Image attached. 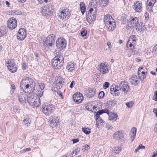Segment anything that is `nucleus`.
<instances>
[{
  "label": "nucleus",
  "mask_w": 157,
  "mask_h": 157,
  "mask_svg": "<svg viewBox=\"0 0 157 157\" xmlns=\"http://www.w3.org/2000/svg\"><path fill=\"white\" fill-rule=\"evenodd\" d=\"M134 8L136 11L140 12L142 11V3L136 2L134 3Z\"/></svg>",
  "instance_id": "nucleus-24"
},
{
  "label": "nucleus",
  "mask_w": 157,
  "mask_h": 157,
  "mask_svg": "<svg viewBox=\"0 0 157 157\" xmlns=\"http://www.w3.org/2000/svg\"><path fill=\"white\" fill-rule=\"evenodd\" d=\"M8 27L10 29H14L17 26V21L16 18H11L7 21Z\"/></svg>",
  "instance_id": "nucleus-14"
},
{
  "label": "nucleus",
  "mask_w": 157,
  "mask_h": 157,
  "mask_svg": "<svg viewBox=\"0 0 157 157\" xmlns=\"http://www.w3.org/2000/svg\"><path fill=\"white\" fill-rule=\"evenodd\" d=\"M108 113H106L109 116V120L112 121H115L117 119L118 116L117 113H109L108 109Z\"/></svg>",
  "instance_id": "nucleus-22"
},
{
  "label": "nucleus",
  "mask_w": 157,
  "mask_h": 157,
  "mask_svg": "<svg viewBox=\"0 0 157 157\" xmlns=\"http://www.w3.org/2000/svg\"><path fill=\"white\" fill-rule=\"evenodd\" d=\"M72 141H73V144H75V143H76L78 142L79 141V140L78 139H74Z\"/></svg>",
  "instance_id": "nucleus-60"
},
{
  "label": "nucleus",
  "mask_w": 157,
  "mask_h": 157,
  "mask_svg": "<svg viewBox=\"0 0 157 157\" xmlns=\"http://www.w3.org/2000/svg\"><path fill=\"white\" fill-rule=\"evenodd\" d=\"M99 71L102 74H105L109 71L108 66L105 65L104 63H100L99 65Z\"/></svg>",
  "instance_id": "nucleus-21"
},
{
  "label": "nucleus",
  "mask_w": 157,
  "mask_h": 157,
  "mask_svg": "<svg viewBox=\"0 0 157 157\" xmlns=\"http://www.w3.org/2000/svg\"><path fill=\"white\" fill-rule=\"evenodd\" d=\"M57 91V94H59V95L62 98V99H63V96L62 93L60 91H58V90Z\"/></svg>",
  "instance_id": "nucleus-53"
},
{
  "label": "nucleus",
  "mask_w": 157,
  "mask_h": 157,
  "mask_svg": "<svg viewBox=\"0 0 157 157\" xmlns=\"http://www.w3.org/2000/svg\"><path fill=\"white\" fill-rule=\"evenodd\" d=\"M55 35L52 34L49 35L46 38L45 40L42 42V44L41 46L43 49L46 51H48L49 49V47H52L55 44Z\"/></svg>",
  "instance_id": "nucleus-3"
},
{
  "label": "nucleus",
  "mask_w": 157,
  "mask_h": 157,
  "mask_svg": "<svg viewBox=\"0 0 157 157\" xmlns=\"http://www.w3.org/2000/svg\"><path fill=\"white\" fill-rule=\"evenodd\" d=\"M49 121L51 122V126L52 128L56 127L59 122V120L56 116H51L49 118Z\"/></svg>",
  "instance_id": "nucleus-18"
},
{
  "label": "nucleus",
  "mask_w": 157,
  "mask_h": 157,
  "mask_svg": "<svg viewBox=\"0 0 157 157\" xmlns=\"http://www.w3.org/2000/svg\"><path fill=\"white\" fill-rule=\"evenodd\" d=\"M38 84L40 89L43 90L45 87V85L44 83L41 81L38 80Z\"/></svg>",
  "instance_id": "nucleus-30"
},
{
  "label": "nucleus",
  "mask_w": 157,
  "mask_h": 157,
  "mask_svg": "<svg viewBox=\"0 0 157 157\" xmlns=\"http://www.w3.org/2000/svg\"><path fill=\"white\" fill-rule=\"evenodd\" d=\"M136 128L134 127L132 128L131 131V134L132 133V135H136Z\"/></svg>",
  "instance_id": "nucleus-41"
},
{
  "label": "nucleus",
  "mask_w": 157,
  "mask_h": 157,
  "mask_svg": "<svg viewBox=\"0 0 157 157\" xmlns=\"http://www.w3.org/2000/svg\"><path fill=\"white\" fill-rule=\"evenodd\" d=\"M31 121V119L29 117H27L23 120V122L25 126L27 127L30 125Z\"/></svg>",
  "instance_id": "nucleus-27"
},
{
  "label": "nucleus",
  "mask_w": 157,
  "mask_h": 157,
  "mask_svg": "<svg viewBox=\"0 0 157 157\" xmlns=\"http://www.w3.org/2000/svg\"><path fill=\"white\" fill-rule=\"evenodd\" d=\"M132 49V54L133 55H137L138 53L139 50L137 49H132Z\"/></svg>",
  "instance_id": "nucleus-37"
},
{
  "label": "nucleus",
  "mask_w": 157,
  "mask_h": 157,
  "mask_svg": "<svg viewBox=\"0 0 157 157\" xmlns=\"http://www.w3.org/2000/svg\"><path fill=\"white\" fill-rule=\"evenodd\" d=\"M154 131L155 132H157V124H156L155 125L154 128Z\"/></svg>",
  "instance_id": "nucleus-64"
},
{
  "label": "nucleus",
  "mask_w": 157,
  "mask_h": 157,
  "mask_svg": "<svg viewBox=\"0 0 157 157\" xmlns=\"http://www.w3.org/2000/svg\"><path fill=\"white\" fill-rule=\"evenodd\" d=\"M66 69L69 74L71 75H74L77 69L75 63L71 62L68 63L66 66Z\"/></svg>",
  "instance_id": "nucleus-7"
},
{
  "label": "nucleus",
  "mask_w": 157,
  "mask_h": 157,
  "mask_svg": "<svg viewBox=\"0 0 157 157\" xmlns=\"http://www.w3.org/2000/svg\"><path fill=\"white\" fill-rule=\"evenodd\" d=\"M104 21L106 27L109 31H112L115 28L116 23L114 19L110 15L107 14L105 16Z\"/></svg>",
  "instance_id": "nucleus-4"
},
{
  "label": "nucleus",
  "mask_w": 157,
  "mask_h": 157,
  "mask_svg": "<svg viewBox=\"0 0 157 157\" xmlns=\"http://www.w3.org/2000/svg\"><path fill=\"white\" fill-rule=\"evenodd\" d=\"M83 96L80 93L74 94L73 96V99L74 102L77 104L80 103L83 100Z\"/></svg>",
  "instance_id": "nucleus-17"
},
{
  "label": "nucleus",
  "mask_w": 157,
  "mask_h": 157,
  "mask_svg": "<svg viewBox=\"0 0 157 157\" xmlns=\"http://www.w3.org/2000/svg\"><path fill=\"white\" fill-rule=\"evenodd\" d=\"M109 85V84L108 82H105L103 85V87L105 89L108 88Z\"/></svg>",
  "instance_id": "nucleus-47"
},
{
  "label": "nucleus",
  "mask_w": 157,
  "mask_h": 157,
  "mask_svg": "<svg viewBox=\"0 0 157 157\" xmlns=\"http://www.w3.org/2000/svg\"><path fill=\"white\" fill-rule=\"evenodd\" d=\"M56 44L57 48L63 49L66 46V42L64 38H60L57 40Z\"/></svg>",
  "instance_id": "nucleus-12"
},
{
  "label": "nucleus",
  "mask_w": 157,
  "mask_h": 157,
  "mask_svg": "<svg viewBox=\"0 0 157 157\" xmlns=\"http://www.w3.org/2000/svg\"><path fill=\"white\" fill-rule=\"evenodd\" d=\"M7 33L6 29L2 27L0 28V37H2L6 35Z\"/></svg>",
  "instance_id": "nucleus-28"
},
{
  "label": "nucleus",
  "mask_w": 157,
  "mask_h": 157,
  "mask_svg": "<svg viewBox=\"0 0 157 157\" xmlns=\"http://www.w3.org/2000/svg\"><path fill=\"white\" fill-rule=\"evenodd\" d=\"M64 83V79L61 76H57L52 88V91L57 92L61 89Z\"/></svg>",
  "instance_id": "nucleus-5"
},
{
  "label": "nucleus",
  "mask_w": 157,
  "mask_h": 157,
  "mask_svg": "<svg viewBox=\"0 0 157 157\" xmlns=\"http://www.w3.org/2000/svg\"><path fill=\"white\" fill-rule=\"evenodd\" d=\"M38 1L40 3H41L44 2H45L46 3L48 2V1L50 2L51 0H38Z\"/></svg>",
  "instance_id": "nucleus-49"
},
{
  "label": "nucleus",
  "mask_w": 157,
  "mask_h": 157,
  "mask_svg": "<svg viewBox=\"0 0 157 157\" xmlns=\"http://www.w3.org/2000/svg\"><path fill=\"white\" fill-rule=\"evenodd\" d=\"M105 95V93L103 91L100 92L98 94V98H102Z\"/></svg>",
  "instance_id": "nucleus-42"
},
{
  "label": "nucleus",
  "mask_w": 157,
  "mask_h": 157,
  "mask_svg": "<svg viewBox=\"0 0 157 157\" xmlns=\"http://www.w3.org/2000/svg\"><path fill=\"white\" fill-rule=\"evenodd\" d=\"M115 88L119 92H123L125 94L130 90V87L128 83L125 81H122L119 83V86H116Z\"/></svg>",
  "instance_id": "nucleus-6"
},
{
  "label": "nucleus",
  "mask_w": 157,
  "mask_h": 157,
  "mask_svg": "<svg viewBox=\"0 0 157 157\" xmlns=\"http://www.w3.org/2000/svg\"><path fill=\"white\" fill-rule=\"evenodd\" d=\"M129 82L132 85H136L139 82L137 78V76L135 75H133L129 79Z\"/></svg>",
  "instance_id": "nucleus-25"
},
{
  "label": "nucleus",
  "mask_w": 157,
  "mask_h": 157,
  "mask_svg": "<svg viewBox=\"0 0 157 157\" xmlns=\"http://www.w3.org/2000/svg\"><path fill=\"white\" fill-rule=\"evenodd\" d=\"M108 113V109L106 108L99 110L96 112L95 117H96V125H99L100 124L101 125V124L103 123V121L100 117L99 115L103 113Z\"/></svg>",
  "instance_id": "nucleus-8"
},
{
  "label": "nucleus",
  "mask_w": 157,
  "mask_h": 157,
  "mask_svg": "<svg viewBox=\"0 0 157 157\" xmlns=\"http://www.w3.org/2000/svg\"><path fill=\"white\" fill-rule=\"evenodd\" d=\"M147 3H148V6L151 7H152L154 5V3H153L152 2H147Z\"/></svg>",
  "instance_id": "nucleus-56"
},
{
  "label": "nucleus",
  "mask_w": 157,
  "mask_h": 157,
  "mask_svg": "<svg viewBox=\"0 0 157 157\" xmlns=\"http://www.w3.org/2000/svg\"><path fill=\"white\" fill-rule=\"evenodd\" d=\"M145 20L146 21H147L149 19V14L148 13H145L144 15Z\"/></svg>",
  "instance_id": "nucleus-52"
},
{
  "label": "nucleus",
  "mask_w": 157,
  "mask_h": 157,
  "mask_svg": "<svg viewBox=\"0 0 157 157\" xmlns=\"http://www.w3.org/2000/svg\"><path fill=\"white\" fill-rule=\"evenodd\" d=\"M96 91L95 89L93 88H88L86 91V95L88 97H93L95 95Z\"/></svg>",
  "instance_id": "nucleus-20"
},
{
  "label": "nucleus",
  "mask_w": 157,
  "mask_h": 157,
  "mask_svg": "<svg viewBox=\"0 0 157 157\" xmlns=\"http://www.w3.org/2000/svg\"><path fill=\"white\" fill-rule=\"evenodd\" d=\"M115 85L114 86H110V91H111L112 90L114 91L115 90Z\"/></svg>",
  "instance_id": "nucleus-57"
},
{
  "label": "nucleus",
  "mask_w": 157,
  "mask_h": 157,
  "mask_svg": "<svg viewBox=\"0 0 157 157\" xmlns=\"http://www.w3.org/2000/svg\"><path fill=\"white\" fill-rule=\"evenodd\" d=\"M53 7L51 5L43 6L41 13L44 16L51 15L53 13Z\"/></svg>",
  "instance_id": "nucleus-10"
},
{
  "label": "nucleus",
  "mask_w": 157,
  "mask_h": 157,
  "mask_svg": "<svg viewBox=\"0 0 157 157\" xmlns=\"http://www.w3.org/2000/svg\"><path fill=\"white\" fill-rule=\"evenodd\" d=\"M117 88H115V90L114 91L112 90L111 91H110L111 94L113 95H115V96H117L119 95L120 93V92H119L118 90L116 89Z\"/></svg>",
  "instance_id": "nucleus-31"
},
{
  "label": "nucleus",
  "mask_w": 157,
  "mask_h": 157,
  "mask_svg": "<svg viewBox=\"0 0 157 157\" xmlns=\"http://www.w3.org/2000/svg\"><path fill=\"white\" fill-rule=\"evenodd\" d=\"M138 147L140 149H144L145 148V146H143L142 144H140Z\"/></svg>",
  "instance_id": "nucleus-58"
},
{
  "label": "nucleus",
  "mask_w": 157,
  "mask_h": 157,
  "mask_svg": "<svg viewBox=\"0 0 157 157\" xmlns=\"http://www.w3.org/2000/svg\"><path fill=\"white\" fill-rule=\"evenodd\" d=\"M7 64L8 70L11 72L13 73L16 72L17 70V68L15 64H13V60L11 59L8 60V61L6 62Z\"/></svg>",
  "instance_id": "nucleus-13"
},
{
  "label": "nucleus",
  "mask_w": 157,
  "mask_h": 157,
  "mask_svg": "<svg viewBox=\"0 0 157 157\" xmlns=\"http://www.w3.org/2000/svg\"><path fill=\"white\" fill-rule=\"evenodd\" d=\"M80 9L82 14H83L86 9L85 4L82 2L80 4Z\"/></svg>",
  "instance_id": "nucleus-29"
},
{
  "label": "nucleus",
  "mask_w": 157,
  "mask_h": 157,
  "mask_svg": "<svg viewBox=\"0 0 157 157\" xmlns=\"http://www.w3.org/2000/svg\"><path fill=\"white\" fill-rule=\"evenodd\" d=\"M101 1V2H102V3L103 4H105L104 5L105 6L106 5H107L108 3V1L107 0H100ZM104 6V5H103Z\"/></svg>",
  "instance_id": "nucleus-51"
},
{
  "label": "nucleus",
  "mask_w": 157,
  "mask_h": 157,
  "mask_svg": "<svg viewBox=\"0 0 157 157\" xmlns=\"http://www.w3.org/2000/svg\"><path fill=\"white\" fill-rule=\"evenodd\" d=\"M21 88L23 91L27 93H32L35 90V83L31 78L26 77L21 81Z\"/></svg>",
  "instance_id": "nucleus-1"
},
{
  "label": "nucleus",
  "mask_w": 157,
  "mask_h": 157,
  "mask_svg": "<svg viewBox=\"0 0 157 157\" xmlns=\"http://www.w3.org/2000/svg\"><path fill=\"white\" fill-rule=\"evenodd\" d=\"M80 149L79 148H77L74 151H73L72 153L73 154H74V153H75V155L80 151Z\"/></svg>",
  "instance_id": "nucleus-43"
},
{
  "label": "nucleus",
  "mask_w": 157,
  "mask_h": 157,
  "mask_svg": "<svg viewBox=\"0 0 157 157\" xmlns=\"http://www.w3.org/2000/svg\"><path fill=\"white\" fill-rule=\"evenodd\" d=\"M141 73L143 75L140 76L139 78L142 81H143L144 78L146 77V75H145V72L144 71H142Z\"/></svg>",
  "instance_id": "nucleus-40"
},
{
  "label": "nucleus",
  "mask_w": 157,
  "mask_h": 157,
  "mask_svg": "<svg viewBox=\"0 0 157 157\" xmlns=\"http://www.w3.org/2000/svg\"><path fill=\"white\" fill-rule=\"evenodd\" d=\"M106 128H107L108 129L111 130L113 128V127L112 126H111L110 124H108L106 125Z\"/></svg>",
  "instance_id": "nucleus-54"
},
{
  "label": "nucleus",
  "mask_w": 157,
  "mask_h": 157,
  "mask_svg": "<svg viewBox=\"0 0 157 157\" xmlns=\"http://www.w3.org/2000/svg\"><path fill=\"white\" fill-rule=\"evenodd\" d=\"M66 17L69 14L68 9H64L61 11Z\"/></svg>",
  "instance_id": "nucleus-38"
},
{
  "label": "nucleus",
  "mask_w": 157,
  "mask_h": 157,
  "mask_svg": "<svg viewBox=\"0 0 157 157\" xmlns=\"http://www.w3.org/2000/svg\"><path fill=\"white\" fill-rule=\"evenodd\" d=\"M11 14L13 15H19L21 14V12L19 10L12 11Z\"/></svg>",
  "instance_id": "nucleus-35"
},
{
  "label": "nucleus",
  "mask_w": 157,
  "mask_h": 157,
  "mask_svg": "<svg viewBox=\"0 0 157 157\" xmlns=\"http://www.w3.org/2000/svg\"><path fill=\"white\" fill-rule=\"evenodd\" d=\"M135 136L136 135H135V134L134 135H131V139H132V142L134 140L135 138Z\"/></svg>",
  "instance_id": "nucleus-61"
},
{
  "label": "nucleus",
  "mask_w": 157,
  "mask_h": 157,
  "mask_svg": "<svg viewBox=\"0 0 157 157\" xmlns=\"http://www.w3.org/2000/svg\"><path fill=\"white\" fill-rule=\"evenodd\" d=\"M43 92H44V91L42 90V91L38 90L37 93L38 95L40 97H42L43 95Z\"/></svg>",
  "instance_id": "nucleus-48"
},
{
  "label": "nucleus",
  "mask_w": 157,
  "mask_h": 157,
  "mask_svg": "<svg viewBox=\"0 0 157 157\" xmlns=\"http://www.w3.org/2000/svg\"><path fill=\"white\" fill-rule=\"evenodd\" d=\"M17 96L19 102L21 103L25 102L28 99L26 95L24 92H20L17 93Z\"/></svg>",
  "instance_id": "nucleus-16"
},
{
  "label": "nucleus",
  "mask_w": 157,
  "mask_h": 157,
  "mask_svg": "<svg viewBox=\"0 0 157 157\" xmlns=\"http://www.w3.org/2000/svg\"><path fill=\"white\" fill-rule=\"evenodd\" d=\"M27 101L31 105L34 107H37L40 104V99L39 97L31 96L28 99Z\"/></svg>",
  "instance_id": "nucleus-9"
},
{
  "label": "nucleus",
  "mask_w": 157,
  "mask_h": 157,
  "mask_svg": "<svg viewBox=\"0 0 157 157\" xmlns=\"http://www.w3.org/2000/svg\"><path fill=\"white\" fill-rule=\"evenodd\" d=\"M54 53L55 57L52 60V65L55 69H59L63 65L64 58L61 53L57 50L55 51Z\"/></svg>",
  "instance_id": "nucleus-2"
},
{
  "label": "nucleus",
  "mask_w": 157,
  "mask_h": 157,
  "mask_svg": "<svg viewBox=\"0 0 157 157\" xmlns=\"http://www.w3.org/2000/svg\"><path fill=\"white\" fill-rule=\"evenodd\" d=\"M143 69V68L142 67H140L139 68L138 71V73H137L138 75H139L140 74V72H141V70Z\"/></svg>",
  "instance_id": "nucleus-59"
},
{
  "label": "nucleus",
  "mask_w": 157,
  "mask_h": 157,
  "mask_svg": "<svg viewBox=\"0 0 157 157\" xmlns=\"http://www.w3.org/2000/svg\"><path fill=\"white\" fill-rule=\"evenodd\" d=\"M132 41L128 40V41L127 42V46L128 47V46L130 48H131L132 47L133 44H132Z\"/></svg>",
  "instance_id": "nucleus-44"
},
{
  "label": "nucleus",
  "mask_w": 157,
  "mask_h": 157,
  "mask_svg": "<svg viewBox=\"0 0 157 157\" xmlns=\"http://www.w3.org/2000/svg\"><path fill=\"white\" fill-rule=\"evenodd\" d=\"M87 34V31L86 30H82L81 33L82 36H86Z\"/></svg>",
  "instance_id": "nucleus-45"
},
{
  "label": "nucleus",
  "mask_w": 157,
  "mask_h": 157,
  "mask_svg": "<svg viewBox=\"0 0 157 157\" xmlns=\"http://www.w3.org/2000/svg\"><path fill=\"white\" fill-rule=\"evenodd\" d=\"M26 36V31L24 28L20 29L17 34V38L20 40H23Z\"/></svg>",
  "instance_id": "nucleus-15"
},
{
  "label": "nucleus",
  "mask_w": 157,
  "mask_h": 157,
  "mask_svg": "<svg viewBox=\"0 0 157 157\" xmlns=\"http://www.w3.org/2000/svg\"><path fill=\"white\" fill-rule=\"evenodd\" d=\"M121 147H117L114 148L113 151V153H114L116 154L119 153L121 151Z\"/></svg>",
  "instance_id": "nucleus-34"
},
{
  "label": "nucleus",
  "mask_w": 157,
  "mask_h": 157,
  "mask_svg": "<svg viewBox=\"0 0 157 157\" xmlns=\"http://www.w3.org/2000/svg\"><path fill=\"white\" fill-rule=\"evenodd\" d=\"M74 82V81H73L71 82L70 85V88H72L73 87V86Z\"/></svg>",
  "instance_id": "nucleus-63"
},
{
  "label": "nucleus",
  "mask_w": 157,
  "mask_h": 157,
  "mask_svg": "<svg viewBox=\"0 0 157 157\" xmlns=\"http://www.w3.org/2000/svg\"><path fill=\"white\" fill-rule=\"evenodd\" d=\"M134 26L136 27V30H138V31L140 30L141 29V26L138 23Z\"/></svg>",
  "instance_id": "nucleus-46"
},
{
  "label": "nucleus",
  "mask_w": 157,
  "mask_h": 157,
  "mask_svg": "<svg viewBox=\"0 0 157 157\" xmlns=\"http://www.w3.org/2000/svg\"><path fill=\"white\" fill-rule=\"evenodd\" d=\"M58 16L61 19L63 20L64 19H66L67 17L65 16V15L63 14V13H62L61 11H60L59 13Z\"/></svg>",
  "instance_id": "nucleus-33"
},
{
  "label": "nucleus",
  "mask_w": 157,
  "mask_h": 157,
  "mask_svg": "<svg viewBox=\"0 0 157 157\" xmlns=\"http://www.w3.org/2000/svg\"><path fill=\"white\" fill-rule=\"evenodd\" d=\"M113 138L116 140H119L123 139V136L121 131L116 132L113 135Z\"/></svg>",
  "instance_id": "nucleus-23"
},
{
  "label": "nucleus",
  "mask_w": 157,
  "mask_h": 157,
  "mask_svg": "<svg viewBox=\"0 0 157 157\" xmlns=\"http://www.w3.org/2000/svg\"><path fill=\"white\" fill-rule=\"evenodd\" d=\"M133 103L132 101H131L126 103V105L128 108H130L132 107Z\"/></svg>",
  "instance_id": "nucleus-39"
},
{
  "label": "nucleus",
  "mask_w": 157,
  "mask_h": 157,
  "mask_svg": "<svg viewBox=\"0 0 157 157\" xmlns=\"http://www.w3.org/2000/svg\"><path fill=\"white\" fill-rule=\"evenodd\" d=\"M90 129H89L88 127L86 128L84 127L82 128V131L86 134L88 135L89 134L91 131H90Z\"/></svg>",
  "instance_id": "nucleus-32"
},
{
  "label": "nucleus",
  "mask_w": 157,
  "mask_h": 157,
  "mask_svg": "<svg viewBox=\"0 0 157 157\" xmlns=\"http://www.w3.org/2000/svg\"><path fill=\"white\" fill-rule=\"evenodd\" d=\"M96 12H94L93 13H88L86 17V20L89 23H91L95 20L96 18Z\"/></svg>",
  "instance_id": "nucleus-19"
},
{
  "label": "nucleus",
  "mask_w": 157,
  "mask_h": 157,
  "mask_svg": "<svg viewBox=\"0 0 157 157\" xmlns=\"http://www.w3.org/2000/svg\"><path fill=\"white\" fill-rule=\"evenodd\" d=\"M153 112L156 115V116H157V109H154L153 110Z\"/></svg>",
  "instance_id": "nucleus-62"
},
{
  "label": "nucleus",
  "mask_w": 157,
  "mask_h": 157,
  "mask_svg": "<svg viewBox=\"0 0 157 157\" xmlns=\"http://www.w3.org/2000/svg\"><path fill=\"white\" fill-rule=\"evenodd\" d=\"M155 97H153V99L155 101H157V91H155Z\"/></svg>",
  "instance_id": "nucleus-55"
},
{
  "label": "nucleus",
  "mask_w": 157,
  "mask_h": 157,
  "mask_svg": "<svg viewBox=\"0 0 157 157\" xmlns=\"http://www.w3.org/2000/svg\"><path fill=\"white\" fill-rule=\"evenodd\" d=\"M54 109V106L52 104L43 105L42 107V111L45 115H48L51 114Z\"/></svg>",
  "instance_id": "nucleus-11"
},
{
  "label": "nucleus",
  "mask_w": 157,
  "mask_h": 157,
  "mask_svg": "<svg viewBox=\"0 0 157 157\" xmlns=\"http://www.w3.org/2000/svg\"><path fill=\"white\" fill-rule=\"evenodd\" d=\"M138 21L137 18L136 17H134L132 18L129 22L128 25H129V26L130 27H134L135 25H136V24L138 23Z\"/></svg>",
  "instance_id": "nucleus-26"
},
{
  "label": "nucleus",
  "mask_w": 157,
  "mask_h": 157,
  "mask_svg": "<svg viewBox=\"0 0 157 157\" xmlns=\"http://www.w3.org/2000/svg\"><path fill=\"white\" fill-rule=\"evenodd\" d=\"M89 146L88 145H84L83 146V148L82 149V150L83 151H85L87 149H88V148Z\"/></svg>",
  "instance_id": "nucleus-50"
},
{
  "label": "nucleus",
  "mask_w": 157,
  "mask_h": 157,
  "mask_svg": "<svg viewBox=\"0 0 157 157\" xmlns=\"http://www.w3.org/2000/svg\"><path fill=\"white\" fill-rule=\"evenodd\" d=\"M136 38V36L135 35H133L130 36L129 37L128 40H130L132 41V43H133L136 40L135 39Z\"/></svg>",
  "instance_id": "nucleus-36"
}]
</instances>
